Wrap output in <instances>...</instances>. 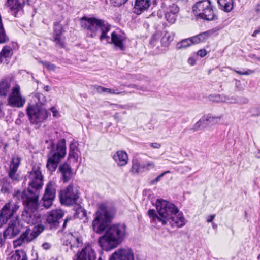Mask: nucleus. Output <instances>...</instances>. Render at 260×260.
<instances>
[{
  "label": "nucleus",
  "instance_id": "obj_1",
  "mask_svg": "<svg viewBox=\"0 0 260 260\" xmlns=\"http://www.w3.org/2000/svg\"><path fill=\"white\" fill-rule=\"evenodd\" d=\"M29 178L31 179L29 185L35 190L33 191L29 188L22 193L21 200L25 208L22 218L28 224L34 225L41 221V215L37 209L39 207V190L43 185V176L39 168L36 169L33 168Z\"/></svg>",
  "mask_w": 260,
  "mask_h": 260
},
{
  "label": "nucleus",
  "instance_id": "obj_2",
  "mask_svg": "<svg viewBox=\"0 0 260 260\" xmlns=\"http://www.w3.org/2000/svg\"><path fill=\"white\" fill-rule=\"evenodd\" d=\"M157 215L154 209H149L148 215L151 220L160 222L162 225L170 224L172 227L181 228L185 225V219L182 213L173 203L164 199H157L155 203Z\"/></svg>",
  "mask_w": 260,
  "mask_h": 260
},
{
  "label": "nucleus",
  "instance_id": "obj_3",
  "mask_svg": "<svg viewBox=\"0 0 260 260\" xmlns=\"http://www.w3.org/2000/svg\"><path fill=\"white\" fill-rule=\"evenodd\" d=\"M126 228L125 224H116L109 227L98 240L102 249L109 251L120 244L125 238Z\"/></svg>",
  "mask_w": 260,
  "mask_h": 260
},
{
  "label": "nucleus",
  "instance_id": "obj_4",
  "mask_svg": "<svg viewBox=\"0 0 260 260\" xmlns=\"http://www.w3.org/2000/svg\"><path fill=\"white\" fill-rule=\"evenodd\" d=\"M116 210L112 205L103 203L99 205L95 213V217L92 222L94 232L102 233L110 225L114 218Z\"/></svg>",
  "mask_w": 260,
  "mask_h": 260
},
{
  "label": "nucleus",
  "instance_id": "obj_5",
  "mask_svg": "<svg viewBox=\"0 0 260 260\" xmlns=\"http://www.w3.org/2000/svg\"><path fill=\"white\" fill-rule=\"evenodd\" d=\"M50 151L47 154V168L50 171H54L58 164L66 155V140H59L55 146V143L52 142L49 147Z\"/></svg>",
  "mask_w": 260,
  "mask_h": 260
},
{
  "label": "nucleus",
  "instance_id": "obj_6",
  "mask_svg": "<svg viewBox=\"0 0 260 260\" xmlns=\"http://www.w3.org/2000/svg\"><path fill=\"white\" fill-rule=\"evenodd\" d=\"M41 96L44 98L43 94L37 93L36 97L38 99L39 103L35 105H29L26 108L27 115L32 124L38 125L48 117V112L40 100Z\"/></svg>",
  "mask_w": 260,
  "mask_h": 260
},
{
  "label": "nucleus",
  "instance_id": "obj_7",
  "mask_svg": "<svg viewBox=\"0 0 260 260\" xmlns=\"http://www.w3.org/2000/svg\"><path fill=\"white\" fill-rule=\"evenodd\" d=\"M192 11L198 18L207 21L217 19L215 8L210 0H197L192 7Z\"/></svg>",
  "mask_w": 260,
  "mask_h": 260
},
{
  "label": "nucleus",
  "instance_id": "obj_8",
  "mask_svg": "<svg viewBox=\"0 0 260 260\" xmlns=\"http://www.w3.org/2000/svg\"><path fill=\"white\" fill-rule=\"evenodd\" d=\"M80 23L82 28L89 30L91 32L89 37L91 38L96 37L99 30L102 32L104 28L109 25L102 19L86 16H83L80 19Z\"/></svg>",
  "mask_w": 260,
  "mask_h": 260
},
{
  "label": "nucleus",
  "instance_id": "obj_9",
  "mask_svg": "<svg viewBox=\"0 0 260 260\" xmlns=\"http://www.w3.org/2000/svg\"><path fill=\"white\" fill-rule=\"evenodd\" d=\"M45 229L44 225L39 224L34 226L33 231L30 233L29 229L23 232L20 237L13 241L15 246H20L23 243H28L37 237Z\"/></svg>",
  "mask_w": 260,
  "mask_h": 260
},
{
  "label": "nucleus",
  "instance_id": "obj_10",
  "mask_svg": "<svg viewBox=\"0 0 260 260\" xmlns=\"http://www.w3.org/2000/svg\"><path fill=\"white\" fill-rule=\"evenodd\" d=\"M78 198V190L74 187L73 184L69 185L59 193V200L62 205H72L76 203Z\"/></svg>",
  "mask_w": 260,
  "mask_h": 260
},
{
  "label": "nucleus",
  "instance_id": "obj_11",
  "mask_svg": "<svg viewBox=\"0 0 260 260\" xmlns=\"http://www.w3.org/2000/svg\"><path fill=\"white\" fill-rule=\"evenodd\" d=\"M19 208V206L17 203L12 204L11 202L6 203L0 211V227L6 224Z\"/></svg>",
  "mask_w": 260,
  "mask_h": 260
},
{
  "label": "nucleus",
  "instance_id": "obj_12",
  "mask_svg": "<svg viewBox=\"0 0 260 260\" xmlns=\"http://www.w3.org/2000/svg\"><path fill=\"white\" fill-rule=\"evenodd\" d=\"M25 101V98L20 93L19 85L15 84L8 99L9 105L12 107L21 108L24 106Z\"/></svg>",
  "mask_w": 260,
  "mask_h": 260
},
{
  "label": "nucleus",
  "instance_id": "obj_13",
  "mask_svg": "<svg viewBox=\"0 0 260 260\" xmlns=\"http://www.w3.org/2000/svg\"><path fill=\"white\" fill-rule=\"evenodd\" d=\"M56 189L55 183L50 181L47 184L44 194L43 197V205L46 208H49L52 204V201L55 197Z\"/></svg>",
  "mask_w": 260,
  "mask_h": 260
},
{
  "label": "nucleus",
  "instance_id": "obj_14",
  "mask_svg": "<svg viewBox=\"0 0 260 260\" xmlns=\"http://www.w3.org/2000/svg\"><path fill=\"white\" fill-rule=\"evenodd\" d=\"M109 260H134V253L131 249H121L115 251Z\"/></svg>",
  "mask_w": 260,
  "mask_h": 260
},
{
  "label": "nucleus",
  "instance_id": "obj_15",
  "mask_svg": "<svg viewBox=\"0 0 260 260\" xmlns=\"http://www.w3.org/2000/svg\"><path fill=\"white\" fill-rule=\"evenodd\" d=\"M22 229V227L16 222L9 223L3 233L4 239L7 238L10 239L14 238L21 232Z\"/></svg>",
  "mask_w": 260,
  "mask_h": 260
},
{
  "label": "nucleus",
  "instance_id": "obj_16",
  "mask_svg": "<svg viewBox=\"0 0 260 260\" xmlns=\"http://www.w3.org/2000/svg\"><path fill=\"white\" fill-rule=\"evenodd\" d=\"M58 171L61 174V179L63 183H67L74 177L71 165L66 162L59 165Z\"/></svg>",
  "mask_w": 260,
  "mask_h": 260
},
{
  "label": "nucleus",
  "instance_id": "obj_17",
  "mask_svg": "<svg viewBox=\"0 0 260 260\" xmlns=\"http://www.w3.org/2000/svg\"><path fill=\"white\" fill-rule=\"evenodd\" d=\"M77 142L72 141L69 145V155L68 159L70 162L76 164L78 161L79 154L80 153L78 147Z\"/></svg>",
  "mask_w": 260,
  "mask_h": 260
},
{
  "label": "nucleus",
  "instance_id": "obj_18",
  "mask_svg": "<svg viewBox=\"0 0 260 260\" xmlns=\"http://www.w3.org/2000/svg\"><path fill=\"white\" fill-rule=\"evenodd\" d=\"M151 4V0H135L133 12L137 15H140L149 8Z\"/></svg>",
  "mask_w": 260,
  "mask_h": 260
},
{
  "label": "nucleus",
  "instance_id": "obj_19",
  "mask_svg": "<svg viewBox=\"0 0 260 260\" xmlns=\"http://www.w3.org/2000/svg\"><path fill=\"white\" fill-rule=\"evenodd\" d=\"M63 215L64 213L61 210H52L48 213L46 221L48 223L56 226L59 224Z\"/></svg>",
  "mask_w": 260,
  "mask_h": 260
},
{
  "label": "nucleus",
  "instance_id": "obj_20",
  "mask_svg": "<svg viewBox=\"0 0 260 260\" xmlns=\"http://www.w3.org/2000/svg\"><path fill=\"white\" fill-rule=\"evenodd\" d=\"M124 41V37L120 34H117L114 31L111 34V44L114 45L115 49H119L121 51H124L125 47L124 45L123 42Z\"/></svg>",
  "mask_w": 260,
  "mask_h": 260
},
{
  "label": "nucleus",
  "instance_id": "obj_21",
  "mask_svg": "<svg viewBox=\"0 0 260 260\" xmlns=\"http://www.w3.org/2000/svg\"><path fill=\"white\" fill-rule=\"evenodd\" d=\"M6 6L9 8L12 14L15 17L23 8V4H21L19 0H7Z\"/></svg>",
  "mask_w": 260,
  "mask_h": 260
},
{
  "label": "nucleus",
  "instance_id": "obj_22",
  "mask_svg": "<svg viewBox=\"0 0 260 260\" xmlns=\"http://www.w3.org/2000/svg\"><path fill=\"white\" fill-rule=\"evenodd\" d=\"M215 32L214 29H210L191 37L193 44H199L206 41L210 36Z\"/></svg>",
  "mask_w": 260,
  "mask_h": 260
},
{
  "label": "nucleus",
  "instance_id": "obj_23",
  "mask_svg": "<svg viewBox=\"0 0 260 260\" xmlns=\"http://www.w3.org/2000/svg\"><path fill=\"white\" fill-rule=\"evenodd\" d=\"M113 159L119 166H123L127 163L128 156L124 151H118L113 156Z\"/></svg>",
  "mask_w": 260,
  "mask_h": 260
},
{
  "label": "nucleus",
  "instance_id": "obj_24",
  "mask_svg": "<svg viewBox=\"0 0 260 260\" xmlns=\"http://www.w3.org/2000/svg\"><path fill=\"white\" fill-rule=\"evenodd\" d=\"M1 192L3 194H8L12 188L9 178L4 177L0 179Z\"/></svg>",
  "mask_w": 260,
  "mask_h": 260
},
{
  "label": "nucleus",
  "instance_id": "obj_25",
  "mask_svg": "<svg viewBox=\"0 0 260 260\" xmlns=\"http://www.w3.org/2000/svg\"><path fill=\"white\" fill-rule=\"evenodd\" d=\"M11 86L7 79H2L0 81V96L6 98L8 95Z\"/></svg>",
  "mask_w": 260,
  "mask_h": 260
},
{
  "label": "nucleus",
  "instance_id": "obj_26",
  "mask_svg": "<svg viewBox=\"0 0 260 260\" xmlns=\"http://www.w3.org/2000/svg\"><path fill=\"white\" fill-rule=\"evenodd\" d=\"M220 8L225 12H231L234 8V0H217Z\"/></svg>",
  "mask_w": 260,
  "mask_h": 260
},
{
  "label": "nucleus",
  "instance_id": "obj_27",
  "mask_svg": "<svg viewBox=\"0 0 260 260\" xmlns=\"http://www.w3.org/2000/svg\"><path fill=\"white\" fill-rule=\"evenodd\" d=\"M207 119V118H206L205 115L202 116V118L194 124L191 130L193 132H196L199 129H203L210 126L209 123L208 122Z\"/></svg>",
  "mask_w": 260,
  "mask_h": 260
},
{
  "label": "nucleus",
  "instance_id": "obj_28",
  "mask_svg": "<svg viewBox=\"0 0 260 260\" xmlns=\"http://www.w3.org/2000/svg\"><path fill=\"white\" fill-rule=\"evenodd\" d=\"M131 172L134 173L142 172L146 168L144 164H141L137 158L133 159Z\"/></svg>",
  "mask_w": 260,
  "mask_h": 260
},
{
  "label": "nucleus",
  "instance_id": "obj_29",
  "mask_svg": "<svg viewBox=\"0 0 260 260\" xmlns=\"http://www.w3.org/2000/svg\"><path fill=\"white\" fill-rule=\"evenodd\" d=\"M71 240L75 242L74 244H71V247H79L83 244L82 237L78 233L74 232L71 234Z\"/></svg>",
  "mask_w": 260,
  "mask_h": 260
},
{
  "label": "nucleus",
  "instance_id": "obj_30",
  "mask_svg": "<svg viewBox=\"0 0 260 260\" xmlns=\"http://www.w3.org/2000/svg\"><path fill=\"white\" fill-rule=\"evenodd\" d=\"M208 98L209 101L213 102H229V99L223 94H211L208 96Z\"/></svg>",
  "mask_w": 260,
  "mask_h": 260
},
{
  "label": "nucleus",
  "instance_id": "obj_31",
  "mask_svg": "<svg viewBox=\"0 0 260 260\" xmlns=\"http://www.w3.org/2000/svg\"><path fill=\"white\" fill-rule=\"evenodd\" d=\"M193 43L191 41V37L185 39L177 43L176 48L177 50L186 49L190 46Z\"/></svg>",
  "mask_w": 260,
  "mask_h": 260
},
{
  "label": "nucleus",
  "instance_id": "obj_32",
  "mask_svg": "<svg viewBox=\"0 0 260 260\" xmlns=\"http://www.w3.org/2000/svg\"><path fill=\"white\" fill-rule=\"evenodd\" d=\"M63 30V26L58 22H54L52 37L62 36Z\"/></svg>",
  "mask_w": 260,
  "mask_h": 260
},
{
  "label": "nucleus",
  "instance_id": "obj_33",
  "mask_svg": "<svg viewBox=\"0 0 260 260\" xmlns=\"http://www.w3.org/2000/svg\"><path fill=\"white\" fill-rule=\"evenodd\" d=\"M174 36L172 34L166 32L161 39V42L163 46H168L173 40Z\"/></svg>",
  "mask_w": 260,
  "mask_h": 260
},
{
  "label": "nucleus",
  "instance_id": "obj_34",
  "mask_svg": "<svg viewBox=\"0 0 260 260\" xmlns=\"http://www.w3.org/2000/svg\"><path fill=\"white\" fill-rule=\"evenodd\" d=\"M86 216V212L84 208L81 206H79L74 214V218L82 219Z\"/></svg>",
  "mask_w": 260,
  "mask_h": 260
},
{
  "label": "nucleus",
  "instance_id": "obj_35",
  "mask_svg": "<svg viewBox=\"0 0 260 260\" xmlns=\"http://www.w3.org/2000/svg\"><path fill=\"white\" fill-rule=\"evenodd\" d=\"M110 30V26L109 25L107 28H104V30L101 32V34L99 36V39L101 42H102L104 40H105L107 43H110L111 38L107 35Z\"/></svg>",
  "mask_w": 260,
  "mask_h": 260
},
{
  "label": "nucleus",
  "instance_id": "obj_36",
  "mask_svg": "<svg viewBox=\"0 0 260 260\" xmlns=\"http://www.w3.org/2000/svg\"><path fill=\"white\" fill-rule=\"evenodd\" d=\"M96 89L98 92L99 93L107 92L109 94H118L121 93L120 92L117 91V90H115L114 89L107 88L101 86H99Z\"/></svg>",
  "mask_w": 260,
  "mask_h": 260
},
{
  "label": "nucleus",
  "instance_id": "obj_37",
  "mask_svg": "<svg viewBox=\"0 0 260 260\" xmlns=\"http://www.w3.org/2000/svg\"><path fill=\"white\" fill-rule=\"evenodd\" d=\"M207 118L208 122L209 123V125H213L216 124L221 118L222 116H212L211 114H208L205 115Z\"/></svg>",
  "mask_w": 260,
  "mask_h": 260
},
{
  "label": "nucleus",
  "instance_id": "obj_38",
  "mask_svg": "<svg viewBox=\"0 0 260 260\" xmlns=\"http://www.w3.org/2000/svg\"><path fill=\"white\" fill-rule=\"evenodd\" d=\"M11 49L9 46H5L3 47L2 51L0 52V61H2V58L9 57L10 55Z\"/></svg>",
  "mask_w": 260,
  "mask_h": 260
},
{
  "label": "nucleus",
  "instance_id": "obj_39",
  "mask_svg": "<svg viewBox=\"0 0 260 260\" xmlns=\"http://www.w3.org/2000/svg\"><path fill=\"white\" fill-rule=\"evenodd\" d=\"M61 37H53L52 41L55 43L56 46L61 48H64L65 47V44Z\"/></svg>",
  "mask_w": 260,
  "mask_h": 260
},
{
  "label": "nucleus",
  "instance_id": "obj_40",
  "mask_svg": "<svg viewBox=\"0 0 260 260\" xmlns=\"http://www.w3.org/2000/svg\"><path fill=\"white\" fill-rule=\"evenodd\" d=\"M21 158L18 155L13 156L12 157L11 164L12 166H10V168H14L16 169H18V168L20 165Z\"/></svg>",
  "mask_w": 260,
  "mask_h": 260
},
{
  "label": "nucleus",
  "instance_id": "obj_41",
  "mask_svg": "<svg viewBox=\"0 0 260 260\" xmlns=\"http://www.w3.org/2000/svg\"><path fill=\"white\" fill-rule=\"evenodd\" d=\"M177 15L167 12L165 13V18L171 24H173L176 20Z\"/></svg>",
  "mask_w": 260,
  "mask_h": 260
},
{
  "label": "nucleus",
  "instance_id": "obj_42",
  "mask_svg": "<svg viewBox=\"0 0 260 260\" xmlns=\"http://www.w3.org/2000/svg\"><path fill=\"white\" fill-rule=\"evenodd\" d=\"M17 171V169H16L14 168L10 167V170L8 173L9 177L13 180H18V175L16 174Z\"/></svg>",
  "mask_w": 260,
  "mask_h": 260
},
{
  "label": "nucleus",
  "instance_id": "obj_43",
  "mask_svg": "<svg viewBox=\"0 0 260 260\" xmlns=\"http://www.w3.org/2000/svg\"><path fill=\"white\" fill-rule=\"evenodd\" d=\"M179 11V7L178 5L175 4H172V5H169L167 12L177 15Z\"/></svg>",
  "mask_w": 260,
  "mask_h": 260
},
{
  "label": "nucleus",
  "instance_id": "obj_44",
  "mask_svg": "<svg viewBox=\"0 0 260 260\" xmlns=\"http://www.w3.org/2000/svg\"><path fill=\"white\" fill-rule=\"evenodd\" d=\"M40 62L44 67H45L48 70L55 71L56 69V66L55 64L49 61H41Z\"/></svg>",
  "mask_w": 260,
  "mask_h": 260
},
{
  "label": "nucleus",
  "instance_id": "obj_45",
  "mask_svg": "<svg viewBox=\"0 0 260 260\" xmlns=\"http://www.w3.org/2000/svg\"><path fill=\"white\" fill-rule=\"evenodd\" d=\"M30 172H31V171H30V172H29V175H27V176L25 177V178H26V177H28L29 179H30V181L29 182H30L31 181V179H30V178H29V175H30ZM28 185H29V183H28ZM29 187L27 189V190L29 188L30 189H31V190H33V191H35V189H33V188H32L30 185H29ZM24 190H24L22 192H21L20 190H17V191H15L14 194V197H16V198H17L18 199H19L20 196L21 197L22 193V192H23ZM25 190H26V189Z\"/></svg>",
  "mask_w": 260,
  "mask_h": 260
},
{
  "label": "nucleus",
  "instance_id": "obj_46",
  "mask_svg": "<svg viewBox=\"0 0 260 260\" xmlns=\"http://www.w3.org/2000/svg\"><path fill=\"white\" fill-rule=\"evenodd\" d=\"M128 0H110L111 4L116 7H119L126 3Z\"/></svg>",
  "mask_w": 260,
  "mask_h": 260
},
{
  "label": "nucleus",
  "instance_id": "obj_47",
  "mask_svg": "<svg viewBox=\"0 0 260 260\" xmlns=\"http://www.w3.org/2000/svg\"><path fill=\"white\" fill-rule=\"evenodd\" d=\"M169 172H170L169 171H165V172L162 173L161 174L159 175L158 176H157V177H156L154 179L151 180L150 183L152 185L157 183L158 181H160V179L164 176L165 174H166L168 173H169Z\"/></svg>",
  "mask_w": 260,
  "mask_h": 260
},
{
  "label": "nucleus",
  "instance_id": "obj_48",
  "mask_svg": "<svg viewBox=\"0 0 260 260\" xmlns=\"http://www.w3.org/2000/svg\"><path fill=\"white\" fill-rule=\"evenodd\" d=\"M18 260H27V257L26 252L24 250H19Z\"/></svg>",
  "mask_w": 260,
  "mask_h": 260
},
{
  "label": "nucleus",
  "instance_id": "obj_49",
  "mask_svg": "<svg viewBox=\"0 0 260 260\" xmlns=\"http://www.w3.org/2000/svg\"><path fill=\"white\" fill-rule=\"evenodd\" d=\"M18 252H19V250H16L11 256L8 257L6 260H18L19 254Z\"/></svg>",
  "mask_w": 260,
  "mask_h": 260
},
{
  "label": "nucleus",
  "instance_id": "obj_50",
  "mask_svg": "<svg viewBox=\"0 0 260 260\" xmlns=\"http://www.w3.org/2000/svg\"><path fill=\"white\" fill-rule=\"evenodd\" d=\"M235 72L236 73H237V74L241 75H248L252 74L254 72L252 70H251L249 69H247L245 72H242V71H238V70H235Z\"/></svg>",
  "mask_w": 260,
  "mask_h": 260
},
{
  "label": "nucleus",
  "instance_id": "obj_51",
  "mask_svg": "<svg viewBox=\"0 0 260 260\" xmlns=\"http://www.w3.org/2000/svg\"><path fill=\"white\" fill-rule=\"evenodd\" d=\"M197 54L201 57H203L207 54V51L204 49H201L198 51Z\"/></svg>",
  "mask_w": 260,
  "mask_h": 260
},
{
  "label": "nucleus",
  "instance_id": "obj_52",
  "mask_svg": "<svg viewBox=\"0 0 260 260\" xmlns=\"http://www.w3.org/2000/svg\"><path fill=\"white\" fill-rule=\"evenodd\" d=\"M228 99H229L228 103H239V101L238 100V98L236 96H232L231 98H229L228 97Z\"/></svg>",
  "mask_w": 260,
  "mask_h": 260
},
{
  "label": "nucleus",
  "instance_id": "obj_53",
  "mask_svg": "<svg viewBox=\"0 0 260 260\" xmlns=\"http://www.w3.org/2000/svg\"><path fill=\"white\" fill-rule=\"evenodd\" d=\"M150 146L153 148L159 149L161 147V144L157 142H154L150 143Z\"/></svg>",
  "mask_w": 260,
  "mask_h": 260
},
{
  "label": "nucleus",
  "instance_id": "obj_54",
  "mask_svg": "<svg viewBox=\"0 0 260 260\" xmlns=\"http://www.w3.org/2000/svg\"><path fill=\"white\" fill-rule=\"evenodd\" d=\"M188 62L189 64L193 66L195 64L196 62V59H195L193 57H190L189 58L188 60Z\"/></svg>",
  "mask_w": 260,
  "mask_h": 260
},
{
  "label": "nucleus",
  "instance_id": "obj_55",
  "mask_svg": "<svg viewBox=\"0 0 260 260\" xmlns=\"http://www.w3.org/2000/svg\"><path fill=\"white\" fill-rule=\"evenodd\" d=\"M42 247L44 249L48 250L50 248L51 245L48 243L45 242L42 244Z\"/></svg>",
  "mask_w": 260,
  "mask_h": 260
},
{
  "label": "nucleus",
  "instance_id": "obj_56",
  "mask_svg": "<svg viewBox=\"0 0 260 260\" xmlns=\"http://www.w3.org/2000/svg\"><path fill=\"white\" fill-rule=\"evenodd\" d=\"M238 100L239 101V103L240 104H246L248 102V100L246 98H241Z\"/></svg>",
  "mask_w": 260,
  "mask_h": 260
},
{
  "label": "nucleus",
  "instance_id": "obj_57",
  "mask_svg": "<svg viewBox=\"0 0 260 260\" xmlns=\"http://www.w3.org/2000/svg\"><path fill=\"white\" fill-rule=\"evenodd\" d=\"M156 41V36H155V35H153L151 37V39H150V41H149V43H150L151 45H153L154 44V43H155V42Z\"/></svg>",
  "mask_w": 260,
  "mask_h": 260
},
{
  "label": "nucleus",
  "instance_id": "obj_58",
  "mask_svg": "<svg viewBox=\"0 0 260 260\" xmlns=\"http://www.w3.org/2000/svg\"><path fill=\"white\" fill-rule=\"evenodd\" d=\"M146 166L145 169H148V167L154 168L155 167V165L153 162H148L146 164H144Z\"/></svg>",
  "mask_w": 260,
  "mask_h": 260
},
{
  "label": "nucleus",
  "instance_id": "obj_59",
  "mask_svg": "<svg viewBox=\"0 0 260 260\" xmlns=\"http://www.w3.org/2000/svg\"><path fill=\"white\" fill-rule=\"evenodd\" d=\"M259 33H260V27H258L257 29H256L254 31L252 35V36L253 37H256V35Z\"/></svg>",
  "mask_w": 260,
  "mask_h": 260
},
{
  "label": "nucleus",
  "instance_id": "obj_60",
  "mask_svg": "<svg viewBox=\"0 0 260 260\" xmlns=\"http://www.w3.org/2000/svg\"><path fill=\"white\" fill-rule=\"evenodd\" d=\"M51 111L53 113V115L54 117L56 116V114L58 113V111L56 110L55 107H52L50 108Z\"/></svg>",
  "mask_w": 260,
  "mask_h": 260
},
{
  "label": "nucleus",
  "instance_id": "obj_61",
  "mask_svg": "<svg viewBox=\"0 0 260 260\" xmlns=\"http://www.w3.org/2000/svg\"><path fill=\"white\" fill-rule=\"evenodd\" d=\"M215 214H212L210 215L209 218L207 219V222L208 223L211 222L213 219L215 218Z\"/></svg>",
  "mask_w": 260,
  "mask_h": 260
},
{
  "label": "nucleus",
  "instance_id": "obj_62",
  "mask_svg": "<svg viewBox=\"0 0 260 260\" xmlns=\"http://www.w3.org/2000/svg\"><path fill=\"white\" fill-rule=\"evenodd\" d=\"M30 0H22V3L21 4H23V7L25 5H30Z\"/></svg>",
  "mask_w": 260,
  "mask_h": 260
},
{
  "label": "nucleus",
  "instance_id": "obj_63",
  "mask_svg": "<svg viewBox=\"0 0 260 260\" xmlns=\"http://www.w3.org/2000/svg\"><path fill=\"white\" fill-rule=\"evenodd\" d=\"M2 103H0V118H2L4 116V112L2 110Z\"/></svg>",
  "mask_w": 260,
  "mask_h": 260
},
{
  "label": "nucleus",
  "instance_id": "obj_64",
  "mask_svg": "<svg viewBox=\"0 0 260 260\" xmlns=\"http://www.w3.org/2000/svg\"><path fill=\"white\" fill-rule=\"evenodd\" d=\"M4 244V240L2 238V233L0 232V247Z\"/></svg>",
  "mask_w": 260,
  "mask_h": 260
}]
</instances>
